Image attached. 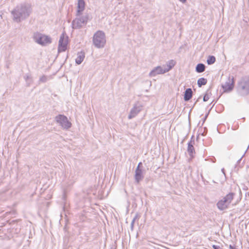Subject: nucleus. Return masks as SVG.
Returning <instances> with one entry per match:
<instances>
[{"label": "nucleus", "mask_w": 249, "mask_h": 249, "mask_svg": "<svg viewBox=\"0 0 249 249\" xmlns=\"http://www.w3.org/2000/svg\"><path fill=\"white\" fill-rule=\"evenodd\" d=\"M234 80L233 76H229L222 87L225 92H230L231 91L234 87Z\"/></svg>", "instance_id": "nucleus-10"}, {"label": "nucleus", "mask_w": 249, "mask_h": 249, "mask_svg": "<svg viewBox=\"0 0 249 249\" xmlns=\"http://www.w3.org/2000/svg\"><path fill=\"white\" fill-rule=\"evenodd\" d=\"M33 38L36 43L43 46H47L52 42L50 36L39 32L34 33Z\"/></svg>", "instance_id": "nucleus-5"}, {"label": "nucleus", "mask_w": 249, "mask_h": 249, "mask_svg": "<svg viewBox=\"0 0 249 249\" xmlns=\"http://www.w3.org/2000/svg\"><path fill=\"white\" fill-rule=\"evenodd\" d=\"M47 80L48 77L45 75L42 76L39 79V81L42 83H45L47 82Z\"/></svg>", "instance_id": "nucleus-21"}, {"label": "nucleus", "mask_w": 249, "mask_h": 249, "mask_svg": "<svg viewBox=\"0 0 249 249\" xmlns=\"http://www.w3.org/2000/svg\"><path fill=\"white\" fill-rule=\"evenodd\" d=\"M207 80L204 78H200L197 80V85L199 87L207 84Z\"/></svg>", "instance_id": "nucleus-19"}, {"label": "nucleus", "mask_w": 249, "mask_h": 249, "mask_svg": "<svg viewBox=\"0 0 249 249\" xmlns=\"http://www.w3.org/2000/svg\"><path fill=\"white\" fill-rule=\"evenodd\" d=\"M210 96V95L208 93V91H207V92L206 93V94L204 95V96L203 97V101L204 102L207 101L209 100Z\"/></svg>", "instance_id": "nucleus-22"}, {"label": "nucleus", "mask_w": 249, "mask_h": 249, "mask_svg": "<svg viewBox=\"0 0 249 249\" xmlns=\"http://www.w3.org/2000/svg\"><path fill=\"white\" fill-rule=\"evenodd\" d=\"M88 20L87 16L77 17L72 21V28L73 29H78L86 25Z\"/></svg>", "instance_id": "nucleus-6"}, {"label": "nucleus", "mask_w": 249, "mask_h": 249, "mask_svg": "<svg viewBox=\"0 0 249 249\" xmlns=\"http://www.w3.org/2000/svg\"><path fill=\"white\" fill-rule=\"evenodd\" d=\"M56 123L63 128L68 129L71 126V124L68 120L66 116L64 115L59 114L55 117Z\"/></svg>", "instance_id": "nucleus-7"}, {"label": "nucleus", "mask_w": 249, "mask_h": 249, "mask_svg": "<svg viewBox=\"0 0 249 249\" xmlns=\"http://www.w3.org/2000/svg\"><path fill=\"white\" fill-rule=\"evenodd\" d=\"M141 165H142V162L139 163V164H138V166H137V167L136 169H138V170H142V169L141 168Z\"/></svg>", "instance_id": "nucleus-24"}, {"label": "nucleus", "mask_w": 249, "mask_h": 249, "mask_svg": "<svg viewBox=\"0 0 249 249\" xmlns=\"http://www.w3.org/2000/svg\"><path fill=\"white\" fill-rule=\"evenodd\" d=\"M215 57L213 55H209L207 60V63L208 65H212L215 62Z\"/></svg>", "instance_id": "nucleus-20"}, {"label": "nucleus", "mask_w": 249, "mask_h": 249, "mask_svg": "<svg viewBox=\"0 0 249 249\" xmlns=\"http://www.w3.org/2000/svg\"><path fill=\"white\" fill-rule=\"evenodd\" d=\"M193 91L191 89L188 88L186 89L184 96V99L185 101H188L190 100L192 97Z\"/></svg>", "instance_id": "nucleus-16"}, {"label": "nucleus", "mask_w": 249, "mask_h": 249, "mask_svg": "<svg viewBox=\"0 0 249 249\" xmlns=\"http://www.w3.org/2000/svg\"><path fill=\"white\" fill-rule=\"evenodd\" d=\"M68 43V37L65 33H63L59 40L58 51V52H64L67 49V44Z\"/></svg>", "instance_id": "nucleus-8"}, {"label": "nucleus", "mask_w": 249, "mask_h": 249, "mask_svg": "<svg viewBox=\"0 0 249 249\" xmlns=\"http://www.w3.org/2000/svg\"><path fill=\"white\" fill-rule=\"evenodd\" d=\"M245 154H246V153H244V154L242 156V158L244 156Z\"/></svg>", "instance_id": "nucleus-28"}, {"label": "nucleus", "mask_w": 249, "mask_h": 249, "mask_svg": "<svg viewBox=\"0 0 249 249\" xmlns=\"http://www.w3.org/2000/svg\"><path fill=\"white\" fill-rule=\"evenodd\" d=\"M85 8V2L84 0H78L76 16H81Z\"/></svg>", "instance_id": "nucleus-13"}, {"label": "nucleus", "mask_w": 249, "mask_h": 249, "mask_svg": "<svg viewBox=\"0 0 249 249\" xmlns=\"http://www.w3.org/2000/svg\"><path fill=\"white\" fill-rule=\"evenodd\" d=\"M235 194L230 193L224 196L222 199L219 200L216 205L218 209L223 211L228 208L230 204L233 200Z\"/></svg>", "instance_id": "nucleus-4"}, {"label": "nucleus", "mask_w": 249, "mask_h": 249, "mask_svg": "<svg viewBox=\"0 0 249 249\" xmlns=\"http://www.w3.org/2000/svg\"><path fill=\"white\" fill-rule=\"evenodd\" d=\"M242 158V157H241V158L240 159H239V160H238V161H237V162H239L241 161V160Z\"/></svg>", "instance_id": "nucleus-26"}, {"label": "nucleus", "mask_w": 249, "mask_h": 249, "mask_svg": "<svg viewBox=\"0 0 249 249\" xmlns=\"http://www.w3.org/2000/svg\"><path fill=\"white\" fill-rule=\"evenodd\" d=\"M32 12L31 5L29 3H22L17 6L12 11L11 14L13 19L17 22H20L29 17Z\"/></svg>", "instance_id": "nucleus-1"}, {"label": "nucleus", "mask_w": 249, "mask_h": 249, "mask_svg": "<svg viewBox=\"0 0 249 249\" xmlns=\"http://www.w3.org/2000/svg\"><path fill=\"white\" fill-rule=\"evenodd\" d=\"M193 137H192L191 140L188 143L187 152L191 158L194 157V155L196 153L194 148V144L195 143V140H192Z\"/></svg>", "instance_id": "nucleus-12"}, {"label": "nucleus", "mask_w": 249, "mask_h": 249, "mask_svg": "<svg viewBox=\"0 0 249 249\" xmlns=\"http://www.w3.org/2000/svg\"><path fill=\"white\" fill-rule=\"evenodd\" d=\"M182 3H185L186 1V0H179Z\"/></svg>", "instance_id": "nucleus-25"}, {"label": "nucleus", "mask_w": 249, "mask_h": 249, "mask_svg": "<svg viewBox=\"0 0 249 249\" xmlns=\"http://www.w3.org/2000/svg\"><path fill=\"white\" fill-rule=\"evenodd\" d=\"M224 169H222V171L223 172V174H225V173H224Z\"/></svg>", "instance_id": "nucleus-27"}, {"label": "nucleus", "mask_w": 249, "mask_h": 249, "mask_svg": "<svg viewBox=\"0 0 249 249\" xmlns=\"http://www.w3.org/2000/svg\"><path fill=\"white\" fill-rule=\"evenodd\" d=\"M105 33L101 30L96 32L92 37L93 44L97 48H103L106 44Z\"/></svg>", "instance_id": "nucleus-2"}, {"label": "nucleus", "mask_w": 249, "mask_h": 249, "mask_svg": "<svg viewBox=\"0 0 249 249\" xmlns=\"http://www.w3.org/2000/svg\"><path fill=\"white\" fill-rule=\"evenodd\" d=\"M166 73L163 66H157L154 68L149 73V75L150 77H154L158 74H161Z\"/></svg>", "instance_id": "nucleus-11"}, {"label": "nucleus", "mask_w": 249, "mask_h": 249, "mask_svg": "<svg viewBox=\"0 0 249 249\" xmlns=\"http://www.w3.org/2000/svg\"><path fill=\"white\" fill-rule=\"evenodd\" d=\"M135 181L139 184L140 182L144 178V173L142 170L136 169L135 172Z\"/></svg>", "instance_id": "nucleus-14"}, {"label": "nucleus", "mask_w": 249, "mask_h": 249, "mask_svg": "<svg viewBox=\"0 0 249 249\" xmlns=\"http://www.w3.org/2000/svg\"><path fill=\"white\" fill-rule=\"evenodd\" d=\"M237 91L241 96L249 94V76H245L240 80L238 84Z\"/></svg>", "instance_id": "nucleus-3"}, {"label": "nucleus", "mask_w": 249, "mask_h": 249, "mask_svg": "<svg viewBox=\"0 0 249 249\" xmlns=\"http://www.w3.org/2000/svg\"><path fill=\"white\" fill-rule=\"evenodd\" d=\"M85 53L81 52L80 53H78L77 54V57L75 59V62L77 64L79 65L84 60V59L85 58Z\"/></svg>", "instance_id": "nucleus-17"}, {"label": "nucleus", "mask_w": 249, "mask_h": 249, "mask_svg": "<svg viewBox=\"0 0 249 249\" xmlns=\"http://www.w3.org/2000/svg\"><path fill=\"white\" fill-rule=\"evenodd\" d=\"M205 66L202 63L198 64L196 67V71L198 73H201L205 71Z\"/></svg>", "instance_id": "nucleus-18"}, {"label": "nucleus", "mask_w": 249, "mask_h": 249, "mask_svg": "<svg viewBox=\"0 0 249 249\" xmlns=\"http://www.w3.org/2000/svg\"><path fill=\"white\" fill-rule=\"evenodd\" d=\"M142 105L139 102H136L131 108L130 113L128 116V119H131L136 117L142 110Z\"/></svg>", "instance_id": "nucleus-9"}, {"label": "nucleus", "mask_w": 249, "mask_h": 249, "mask_svg": "<svg viewBox=\"0 0 249 249\" xmlns=\"http://www.w3.org/2000/svg\"><path fill=\"white\" fill-rule=\"evenodd\" d=\"M176 62L174 60H170L166 62V65H163L166 72L171 70L176 65Z\"/></svg>", "instance_id": "nucleus-15"}, {"label": "nucleus", "mask_w": 249, "mask_h": 249, "mask_svg": "<svg viewBox=\"0 0 249 249\" xmlns=\"http://www.w3.org/2000/svg\"><path fill=\"white\" fill-rule=\"evenodd\" d=\"M137 218V216H136L133 219V220H132L131 221V224H130V226H131V230H133V228H134V223H135V221L136 220Z\"/></svg>", "instance_id": "nucleus-23"}]
</instances>
